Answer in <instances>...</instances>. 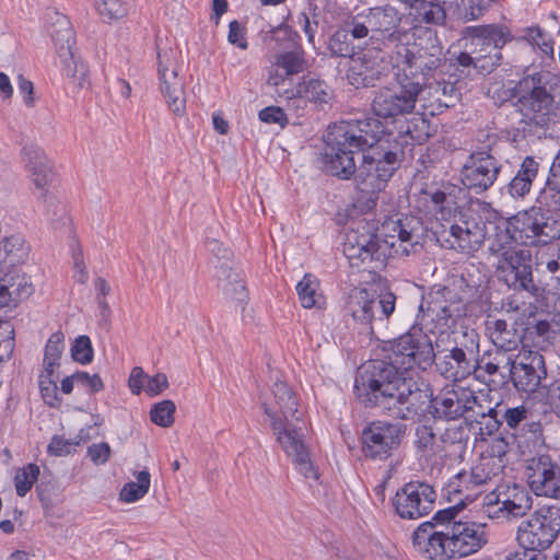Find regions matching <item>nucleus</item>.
Segmentation results:
<instances>
[{"instance_id":"obj_17","label":"nucleus","mask_w":560,"mask_h":560,"mask_svg":"<svg viewBox=\"0 0 560 560\" xmlns=\"http://www.w3.org/2000/svg\"><path fill=\"white\" fill-rule=\"evenodd\" d=\"M397 82V88L383 86L375 92L371 106L378 120L411 114L422 96L418 82H402V80Z\"/></svg>"},{"instance_id":"obj_35","label":"nucleus","mask_w":560,"mask_h":560,"mask_svg":"<svg viewBox=\"0 0 560 560\" xmlns=\"http://www.w3.org/2000/svg\"><path fill=\"white\" fill-rule=\"evenodd\" d=\"M352 18L348 20L343 27L335 31L329 37L328 49L332 57L350 58L357 56V49L360 46L354 45V40L363 39V36L353 34Z\"/></svg>"},{"instance_id":"obj_45","label":"nucleus","mask_w":560,"mask_h":560,"mask_svg":"<svg viewBox=\"0 0 560 560\" xmlns=\"http://www.w3.org/2000/svg\"><path fill=\"white\" fill-rule=\"evenodd\" d=\"M137 481L127 482L120 490L122 502L132 503L143 498L150 489L151 476L148 470H141L136 476Z\"/></svg>"},{"instance_id":"obj_33","label":"nucleus","mask_w":560,"mask_h":560,"mask_svg":"<svg viewBox=\"0 0 560 560\" xmlns=\"http://www.w3.org/2000/svg\"><path fill=\"white\" fill-rule=\"evenodd\" d=\"M218 279L225 298L244 310L249 296L242 272L223 264L219 269Z\"/></svg>"},{"instance_id":"obj_63","label":"nucleus","mask_w":560,"mask_h":560,"mask_svg":"<svg viewBox=\"0 0 560 560\" xmlns=\"http://www.w3.org/2000/svg\"><path fill=\"white\" fill-rule=\"evenodd\" d=\"M261 121L267 124H278L284 127L288 124V117L284 110L277 106H268L258 113Z\"/></svg>"},{"instance_id":"obj_64","label":"nucleus","mask_w":560,"mask_h":560,"mask_svg":"<svg viewBox=\"0 0 560 560\" xmlns=\"http://www.w3.org/2000/svg\"><path fill=\"white\" fill-rule=\"evenodd\" d=\"M80 441L72 442L59 435H54L48 444L47 451L50 455L63 456L71 453L74 445H79Z\"/></svg>"},{"instance_id":"obj_13","label":"nucleus","mask_w":560,"mask_h":560,"mask_svg":"<svg viewBox=\"0 0 560 560\" xmlns=\"http://www.w3.org/2000/svg\"><path fill=\"white\" fill-rule=\"evenodd\" d=\"M474 54L477 61V73L489 74L502 60V48L513 39L505 25L488 24L470 27Z\"/></svg>"},{"instance_id":"obj_26","label":"nucleus","mask_w":560,"mask_h":560,"mask_svg":"<svg viewBox=\"0 0 560 560\" xmlns=\"http://www.w3.org/2000/svg\"><path fill=\"white\" fill-rule=\"evenodd\" d=\"M508 372V381L511 380L518 392L534 393L539 387L547 371L545 359L539 352H529L522 360L508 359L503 365Z\"/></svg>"},{"instance_id":"obj_44","label":"nucleus","mask_w":560,"mask_h":560,"mask_svg":"<svg viewBox=\"0 0 560 560\" xmlns=\"http://www.w3.org/2000/svg\"><path fill=\"white\" fill-rule=\"evenodd\" d=\"M58 376H55V369L44 368L38 377L40 396L46 405L56 408L61 404L57 386Z\"/></svg>"},{"instance_id":"obj_59","label":"nucleus","mask_w":560,"mask_h":560,"mask_svg":"<svg viewBox=\"0 0 560 560\" xmlns=\"http://www.w3.org/2000/svg\"><path fill=\"white\" fill-rule=\"evenodd\" d=\"M10 326L3 327L0 320V363L8 361L14 349V330Z\"/></svg>"},{"instance_id":"obj_5","label":"nucleus","mask_w":560,"mask_h":560,"mask_svg":"<svg viewBox=\"0 0 560 560\" xmlns=\"http://www.w3.org/2000/svg\"><path fill=\"white\" fill-rule=\"evenodd\" d=\"M275 405L262 404L265 413L270 418L271 429L285 454L292 458L295 468L305 478H317L310 452L303 442L305 423L298 416V399L285 382L272 385Z\"/></svg>"},{"instance_id":"obj_16","label":"nucleus","mask_w":560,"mask_h":560,"mask_svg":"<svg viewBox=\"0 0 560 560\" xmlns=\"http://www.w3.org/2000/svg\"><path fill=\"white\" fill-rule=\"evenodd\" d=\"M502 168V162L490 150H476L463 163L459 179L468 191L481 195L495 184Z\"/></svg>"},{"instance_id":"obj_1","label":"nucleus","mask_w":560,"mask_h":560,"mask_svg":"<svg viewBox=\"0 0 560 560\" xmlns=\"http://www.w3.org/2000/svg\"><path fill=\"white\" fill-rule=\"evenodd\" d=\"M396 130L386 129L374 117L340 121L328 127L325 137V167L340 179L354 176L357 189L376 205L378 194L405 160V149L432 137L423 117L396 120Z\"/></svg>"},{"instance_id":"obj_6","label":"nucleus","mask_w":560,"mask_h":560,"mask_svg":"<svg viewBox=\"0 0 560 560\" xmlns=\"http://www.w3.org/2000/svg\"><path fill=\"white\" fill-rule=\"evenodd\" d=\"M427 37L415 43L408 42L388 54L389 63L395 69L396 80L402 82H418L420 93L425 92V86L436 77L446 74L447 60L444 58L443 46L436 33L431 30L425 32Z\"/></svg>"},{"instance_id":"obj_21","label":"nucleus","mask_w":560,"mask_h":560,"mask_svg":"<svg viewBox=\"0 0 560 560\" xmlns=\"http://www.w3.org/2000/svg\"><path fill=\"white\" fill-rule=\"evenodd\" d=\"M436 492L423 481H410L396 491L392 499L395 513L402 520H418L434 508Z\"/></svg>"},{"instance_id":"obj_18","label":"nucleus","mask_w":560,"mask_h":560,"mask_svg":"<svg viewBox=\"0 0 560 560\" xmlns=\"http://www.w3.org/2000/svg\"><path fill=\"white\" fill-rule=\"evenodd\" d=\"M380 235L383 244L387 245V256L408 257L422 248V226L419 219L404 217L397 220H386L382 223Z\"/></svg>"},{"instance_id":"obj_57","label":"nucleus","mask_w":560,"mask_h":560,"mask_svg":"<svg viewBox=\"0 0 560 560\" xmlns=\"http://www.w3.org/2000/svg\"><path fill=\"white\" fill-rule=\"evenodd\" d=\"M93 348L88 336H79L71 348V355L74 361L81 364H89L93 360Z\"/></svg>"},{"instance_id":"obj_24","label":"nucleus","mask_w":560,"mask_h":560,"mask_svg":"<svg viewBox=\"0 0 560 560\" xmlns=\"http://www.w3.org/2000/svg\"><path fill=\"white\" fill-rule=\"evenodd\" d=\"M528 485L536 495L560 500V464L549 454H537L527 460Z\"/></svg>"},{"instance_id":"obj_49","label":"nucleus","mask_w":560,"mask_h":560,"mask_svg":"<svg viewBox=\"0 0 560 560\" xmlns=\"http://www.w3.org/2000/svg\"><path fill=\"white\" fill-rule=\"evenodd\" d=\"M39 475V467L36 464L30 463L20 468L14 477V486L16 494L24 497L32 489Z\"/></svg>"},{"instance_id":"obj_10","label":"nucleus","mask_w":560,"mask_h":560,"mask_svg":"<svg viewBox=\"0 0 560 560\" xmlns=\"http://www.w3.org/2000/svg\"><path fill=\"white\" fill-rule=\"evenodd\" d=\"M377 231L373 222L362 220L346 233L342 250L352 267L372 270L386 265L387 245Z\"/></svg>"},{"instance_id":"obj_62","label":"nucleus","mask_w":560,"mask_h":560,"mask_svg":"<svg viewBox=\"0 0 560 560\" xmlns=\"http://www.w3.org/2000/svg\"><path fill=\"white\" fill-rule=\"evenodd\" d=\"M77 386L82 387L91 394L101 392L104 388V383L98 374L90 375L88 372H75Z\"/></svg>"},{"instance_id":"obj_29","label":"nucleus","mask_w":560,"mask_h":560,"mask_svg":"<svg viewBox=\"0 0 560 560\" xmlns=\"http://www.w3.org/2000/svg\"><path fill=\"white\" fill-rule=\"evenodd\" d=\"M21 160L36 188L46 190L54 178V171L45 151L36 143H26Z\"/></svg>"},{"instance_id":"obj_58","label":"nucleus","mask_w":560,"mask_h":560,"mask_svg":"<svg viewBox=\"0 0 560 560\" xmlns=\"http://www.w3.org/2000/svg\"><path fill=\"white\" fill-rule=\"evenodd\" d=\"M463 509L464 506H462V503L455 501L454 505L438 511L430 522L435 524V528L438 525H446L447 532L455 522H458V518L460 517L459 513Z\"/></svg>"},{"instance_id":"obj_9","label":"nucleus","mask_w":560,"mask_h":560,"mask_svg":"<svg viewBox=\"0 0 560 560\" xmlns=\"http://www.w3.org/2000/svg\"><path fill=\"white\" fill-rule=\"evenodd\" d=\"M557 210L539 203L520 211L508 219L505 234L500 237L524 246L550 244L560 238V217L555 213Z\"/></svg>"},{"instance_id":"obj_11","label":"nucleus","mask_w":560,"mask_h":560,"mask_svg":"<svg viewBox=\"0 0 560 560\" xmlns=\"http://www.w3.org/2000/svg\"><path fill=\"white\" fill-rule=\"evenodd\" d=\"M502 238L499 236L490 247L498 258L499 279L514 290L537 291L533 280L530 252L513 245L511 242H503Z\"/></svg>"},{"instance_id":"obj_23","label":"nucleus","mask_w":560,"mask_h":560,"mask_svg":"<svg viewBox=\"0 0 560 560\" xmlns=\"http://www.w3.org/2000/svg\"><path fill=\"white\" fill-rule=\"evenodd\" d=\"M156 58L161 92L168 108L176 116H183L186 113L185 90L183 80L178 78V67L174 58V51L158 48Z\"/></svg>"},{"instance_id":"obj_43","label":"nucleus","mask_w":560,"mask_h":560,"mask_svg":"<svg viewBox=\"0 0 560 560\" xmlns=\"http://www.w3.org/2000/svg\"><path fill=\"white\" fill-rule=\"evenodd\" d=\"M26 256L24 240L20 235L4 237L0 242V262L15 266Z\"/></svg>"},{"instance_id":"obj_14","label":"nucleus","mask_w":560,"mask_h":560,"mask_svg":"<svg viewBox=\"0 0 560 560\" xmlns=\"http://www.w3.org/2000/svg\"><path fill=\"white\" fill-rule=\"evenodd\" d=\"M395 305L396 295L390 291L375 296L364 288H355L350 291L343 312L359 326L360 332L373 336V307H381L383 315H392Z\"/></svg>"},{"instance_id":"obj_53","label":"nucleus","mask_w":560,"mask_h":560,"mask_svg":"<svg viewBox=\"0 0 560 560\" xmlns=\"http://www.w3.org/2000/svg\"><path fill=\"white\" fill-rule=\"evenodd\" d=\"M454 67L457 71H459V74L456 75V78L459 77H471L477 73V61L475 59L474 54L471 51H462L459 52L454 59L451 60V62H447L446 67V73L448 72L450 68Z\"/></svg>"},{"instance_id":"obj_55","label":"nucleus","mask_w":560,"mask_h":560,"mask_svg":"<svg viewBox=\"0 0 560 560\" xmlns=\"http://www.w3.org/2000/svg\"><path fill=\"white\" fill-rule=\"evenodd\" d=\"M5 279L10 287L13 305H16L19 302L26 300L32 295L33 285L26 277L16 275Z\"/></svg>"},{"instance_id":"obj_48","label":"nucleus","mask_w":560,"mask_h":560,"mask_svg":"<svg viewBox=\"0 0 560 560\" xmlns=\"http://www.w3.org/2000/svg\"><path fill=\"white\" fill-rule=\"evenodd\" d=\"M421 21L425 24L442 25L446 20L443 2L440 0H427L419 3L418 8Z\"/></svg>"},{"instance_id":"obj_51","label":"nucleus","mask_w":560,"mask_h":560,"mask_svg":"<svg viewBox=\"0 0 560 560\" xmlns=\"http://www.w3.org/2000/svg\"><path fill=\"white\" fill-rule=\"evenodd\" d=\"M176 407L172 400H163L153 405L150 418L153 423L162 428H168L174 423Z\"/></svg>"},{"instance_id":"obj_39","label":"nucleus","mask_w":560,"mask_h":560,"mask_svg":"<svg viewBox=\"0 0 560 560\" xmlns=\"http://www.w3.org/2000/svg\"><path fill=\"white\" fill-rule=\"evenodd\" d=\"M294 96L314 103L318 107H323L331 100V90L329 85L320 79H303L295 86Z\"/></svg>"},{"instance_id":"obj_7","label":"nucleus","mask_w":560,"mask_h":560,"mask_svg":"<svg viewBox=\"0 0 560 560\" xmlns=\"http://www.w3.org/2000/svg\"><path fill=\"white\" fill-rule=\"evenodd\" d=\"M512 95L521 114L536 126L545 127L560 115V78L548 72L524 75Z\"/></svg>"},{"instance_id":"obj_15","label":"nucleus","mask_w":560,"mask_h":560,"mask_svg":"<svg viewBox=\"0 0 560 560\" xmlns=\"http://www.w3.org/2000/svg\"><path fill=\"white\" fill-rule=\"evenodd\" d=\"M406 425L400 422L375 420L362 431V453L372 460H386L400 446Z\"/></svg>"},{"instance_id":"obj_41","label":"nucleus","mask_w":560,"mask_h":560,"mask_svg":"<svg viewBox=\"0 0 560 560\" xmlns=\"http://www.w3.org/2000/svg\"><path fill=\"white\" fill-rule=\"evenodd\" d=\"M319 281L311 273L304 275L302 280L296 284V292L301 305L304 308H323L325 306V298L318 293Z\"/></svg>"},{"instance_id":"obj_25","label":"nucleus","mask_w":560,"mask_h":560,"mask_svg":"<svg viewBox=\"0 0 560 560\" xmlns=\"http://www.w3.org/2000/svg\"><path fill=\"white\" fill-rule=\"evenodd\" d=\"M453 559L468 557L481 550L489 541L488 526L467 517H459L448 530Z\"/></svg>"},{"instance_id":"obj_31","label":"nucleus","mask_w":560,"mask_h":560,"mask_svg":"<svg viewBox=\"0 0 560 560\" xmlns=\"http://www.w3.org/2000/svg\"><path fill=\"white\" fill-rule=\"evenodd\" d=\"M495 503L501 504L500 511L506 517H522L533 505V498L528 490L516 483L500 486L497 489Z\"/></svg>"},{"instance_id":"obj_61","label":"nucleus","mask_w":560,"mask_h":560,"mask_svg":"<svg viewBox=\"0 0 560 560\" xmlns=\"http://www.w3.org/2000/svg\"><path fill=\"white\" fill-rule=\"evenodd\" d=\"M435 443V433L432 427L427 424L418 425L416 429V441L417 448L421 452L433 451Z\"/></svg>"},{"instance_id":"obj_37","label":"nucleus","mask_w":560,"mask_h":560,"mask_svg":"<svg viewBox=\"0 0 560 560\" xmlns=\"http://www.w3.org/2000/svg\"><path fill=\"white\" fill-rule=\"evenodd\" d=\"M508 359H512V357L500 351L488 362H483V358H478V368L471 375L481 382H492L498 383V385H504L508 383V372L503 365L506 364Z\"/></svg>"},{"instance_id":"obj_2","label":"nucleus","mask_w":560,"mask_h":560,"mask_svg":"<svg viewBox=\"0 0 560 560\" xmlns=\"http://www.w3.org/2000/svg\"><path fill=\"white\" fill-rule=\"evenodd\" d=\"M399 338L386 341L383 358L363 363L357 371L354 395L365 408H375L399 420H416L429 401V385L413 374L415 358Z\"/></svg>"},{"instance_id":"obj_12","label":"nucleus","mask_w":560,"mask_h":560,"mask_svg":"<svg viewBox=\"0 0 560 560\" xmlns=\"http://www.w3.org/2000/svg\"><path fill=\"white\" fill-rule=\"evenodd\" d=\"M560 534V506L542 505L521 523L517 542L521 549L542 553Z\"/></svg>"},{"instance_id":"obj_50","label":"nucleus","mask_w":560,"mask_h":560,"mask_svg":"<svg viewBox=\"0 0 560 560\" xmlns=\"http://www.w3.org/2000/svg\"><path fill=\"white\" fill-rule=\"evenodd\" d=\"M490 5V0H458V18L464 22L478 20Z\"/></svg>"},{"instance_id":"obj_54","label":"nucleus","mask_w":560,"mask_h":560,"mask_svg":"<svg viewBox=\"0 0 560 560\" xmlns=\"http://www.w3.org/2000/svg\"><path fill=\"white\" fill-rule=\"evenodd\" d=\"M471 413V418L475 416L481 417V420L476 419L479 425L478 434L480 435V440H485L486 436H490L499 430L501 422L497 419V411L493 408H489L487 412L482 410L477 411L475 409V412Z\"/></svg>"},{"instance_id":"obj_56","label":"nucleus","mask_w":560,"mask_h":560,"mask_svg":"<svg viewBox=\"0 0 560 560\" xmlns=\"http://www.w3.org/2000/svg\"><path fill=\"white\" fill-rule=\"evenodd\" d=\"M527 39L536 45L541 52L553 58L555 40L540 26H532L527 28Z\"/></svg>"},{"instance_id":"obj_22","label":"nucleus","mask_w":560,"mask_h":560,"mask_svg":"<svg viewBox=\"0 0 560 560\" xmlns=\"http://www.w3.org/2000/svg\"><path fill=\"white\" fill-rule=\"evenodd\" d=\"M346 78L354 89L374 88L388 74V65L385 62L384 50L368 47L352 59Z\"/></svg>"},{"instance_id":"obj_40","label":"nucleus","mask_w":560,"mask_h":560,"mask_svg":"<svg viewBox=\"0 0 560 560\" xmlns=\"http://www.w3.org/2000/svg\"><path fill=\"white\" fill-rule=\"evenodd\" d=\"M457 81L458 78L455 74H450L447 79L444 75L436 77L425 86V91L430 96L435 97L438 102L448 107L452 105L450 102L456 101L460 95L456 85Z\"/></svg>"},{"instance_id":"obj_60","label":"nucleus","mask_w":560,"mask_h":560,"mask_svg":"<svg viewBox=\"0 0 560 560\" xmlns=\"http://www.w3.org/2000/svg\"><path fill=\"white\" fill-rule=\"evenodd\" d=\"M508 451L509 442L502 436H497L490 442L488 450L481 456L487 459H494L499 464H505L504 457Z\"/></svg>"},{"instance_id":"obj_19","label":"nucleus","mask_w":560,"mask_h":560,"mask_svg":"<svg viewBox=\"0 0 560 560\" xmlns=\"http://www.w3.org/2000/svg\"><path fill=\"white\" fill-rule=\"evenodd\" d=\"M57 24L59 28L50 30V37L60 59L61 72L78 90L89 89V68L72 49L73 32L70 23L66 16L58 15Z\"/></svg>"},{"instance_id":"obj_42","label":"nucleus","mask_w":560,"mask_h":560,"mask_svg":"<svg viewBox=\"0 0 560 560\" xmlns=\"http://www.w3.org/2000/svg\"><path fill=\"white\" fill-rule=\"evenodd\" d=\"M505 467V464H499L494 459H487L482 456L470 467V477L480 489L482 486L499 477Z\"/></svg>"},{"instance_id":"obj_52","label":"nucleus","mask_w":560,"mask_h":560,"mask_svg":"<svg viewBox=\"0 0 560 560\" xmlns=\"http://www.w3.org/2000/svg\"><path fill=\"white\" fill-rule=\"evenodd\" d=\"M469 439L466 424H453L447 427L440 435V441L445 446H455L458 450H464Z\"/></svg>"},{"instance_id":"obj_34","label":"nucleus","mask_w":560,"mask_h":560,"mask_svg":"<svg viewBox=\"0 0 560 560\" xmlns=\"http://www.w3.org/2000/svg\"><path fill=\"white\" fill-rule=\"evenodd\" d=\"M443 492L448 501H458L462 506H465L467 502L476 499L480 489L470 477L469 470H462L448 480Z\"/></svg>"},{"instance_id":"obj_28","label":"nucleus","mask_w":560,"mask_h":560,"mask_svg":"<svg viewBox=\"0 0 560 560\" xmlns=\"http://www.w3.org/2000/svg\"><path fill=\"white\" fill-rule=\"evenodd\" d=\"M448 535V530H438L433 522H423L412 533V545L430 560H450L453 556Z\"/></svg>"},{"instance_id":"obj_46","label":"nucleus","mask_w":560,"mask_h":560,"mask_svg":"<svg viewBox=\"0 0 560 560\" xmlns=\"http://www.w3.org/2000/svg\"><path fill=\"white\" fill-rule=\"evenodd\" d=\"M94 7L105 22H113L125 18L129 12L127 0H92Z\"/></svg>"},{"instance_id":"obj_38","label":"nucleus","mask_w":560,"mask_h":560,"mask_svg":"<svg viewBox=\"0 0 560 560\" xmlns=\"http://www.w3.org/2000/svg\"><path fill=\"white\" fill-rule=\"evenodd\" d=\"M537 202L551 209H560V151L552 160L545 186L537 196Z\"/></svg>"},{"instance_id":"obj_47","label":"nucleus","mask_w":560,"mask_h":560,"mask_svg":"<svg viewBox=\"0 0 560 560\" xmlns=\"http://www.w3.org/2000/svg\"><path fill=\"white\" fill-rule=\"evenodd\" d=\"M65 348V336L61 331L54 332L47 340L44 352V368L56 369Z\"/></svg>"},{"instance_id":"obj_3","label":"nucleus","mask_w":560,"mask_h":560,"mask_svg":"<svg viewBox=\"0 0 560 560\" xmlns=\"http://www.w3.org/2000/svg\"><path fill=\"white\" fill-rule=\"evenodd\" d=\"M429 312L435 314L439 335L435 339L436 370L446 380L458 382L466 380L478 368L479 336L475 330L450 334L457 318L464 314L462 299L450 287H434L430 293Z\"/></svg>"},{"instance_id":"obj_36","label":"nucleus","mask_w":560,"mask_h":560,"mask_svg":"<svg viewBox=\"0 0 560 560\" xmlns=\"http://www.w3.org/2000/svg\"><path fill=\"white\" fill-rule=\"evenodd\" d=\"M486 327L493 345L506 353L517 348L522 336L504 319H488Z\"/></svg>"},{"instance_id":"obj_20","label":"nucleus","mask_w":560,"mask_h":560,"mask_svg":"<svg viewBox=\"0 0 560 560\" xmlns=\"http://www.w3.org/2000/svg\"><path fill=\"white\" fill-rule=\"evenodd\" d=\"M429 401L422 417L428 410L435 419L456 420L466 413L475 412V408L481 409L475 393L464 387L444 388L435 397L429 388Z\"/></svg>"},{"instance_id":"obj_4","label":"nucleus","mask_w":560,"mask_h":560,"mask_svg":"<svg viewBox=\"0 0 560 560\" xmlns=\"http://www.w3.org/2000/svg\"><path fill=\"white\" fill-rule=\"evenodd\" d=\"M456 190L452 184H442L429 186L420 195L425 212L440 222L436 234L445 243L444 246L463 254H472L486 240L487 220L480 213L478 203L457 207Z\"/></svg>"},{"instance_id":"obj_8","label":"nucleus","mask_w":560,"mask_h":560,"mask_svg":"<svg viewBox=\"0 0 560 560\" xmlns=\"http://www.w3.org/2000/svg\"><path fill=\"white\" fill-rule=\"evenodd\" d=\"M402 19L389 4L369 8L352 16L353 34L363 36L365 45L375 50H398L409 39V30L401 26Z\"/></svg>"},{"instance_id":"obj_27","label":"nucleus","mask_w":560,"mask_h":560,"mask_svg":"<svg viewBox=\"0 0 560 560\" xmlns=\"http://www.w3.org/2000/svg\"><path fill=\"white\" fill-rule=\"evenodd\" d=\"M271 38L282 44L283 50L275 56L273 66L284 71L285 75H294L306 69L305 51L300 44V35L290 27L272 31Z\"/></svg>"},{"instance_id":"obj_30","label":"nucleus","mask_w":560,"mask_h":560,"mask_svg":"<svg viewBox=\"0 0 560 560\" xmlns=\"http://www.w3.org/2000/svg\"><path fill=\"white\" fill-rule=\"evenodd\" d=\"M401 348L415 358V369L425 371L435 358V346L431 337L420 327H412L399 337Z\"/></svg>"},{"instance_id":"obj_32","label":"nucleus","mask_w":560,"mask_h":560,"mask_svg":"<svg viewBox=\"0 0 560 560\" xmlns=\"http://www.w3.org/2000/svg\"><path fill=\"white\" fill-rule=\"evenodd\" d=\"M539 168L540 163L534 156H526L503 189L513 199H524L530 192Z\"/></svg>"}]
</instances>
